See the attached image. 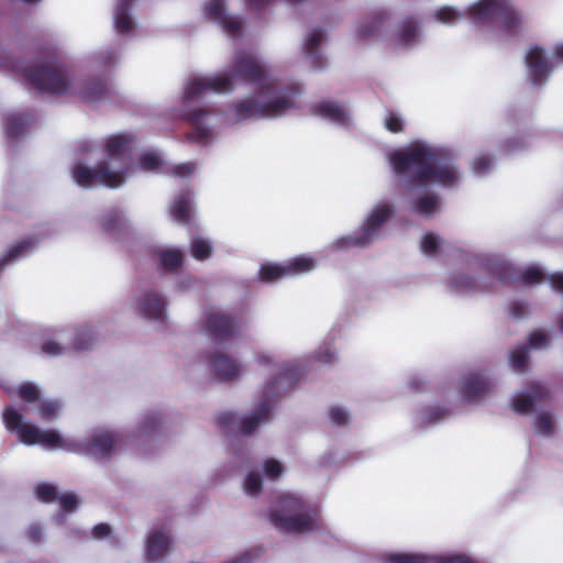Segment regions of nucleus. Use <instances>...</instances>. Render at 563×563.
Instances as JSON below:
<instances>
[{"mask_svg":"<svg viewBox=\"0 0 563 563\" xmlns=\"http://www.w3.org/2000/svg\"><path fill=\"white\" fill-rule=\"evenodd\" d=\"M301 93L299 82L280 80L260 56L240 49L233 55L231 68L187 79L176 115L191 125L189 140L207 144L222 124L278 118L297 109Z\"/></svg>","mask_w":563,"mask_h":563,"instance_id":"1","label":"nucleus"},{"mask_svg":"<svg viewBox=\"0 0 563 563\" xmlns=\"http://www.w3.org/2000/svg\"><path fill=\"white\" fill-rule=\"evenodd\" d=\"M388 162L402 188L404 199L418 216L431 217L440 210V200L430 190L431 185L453 188L461 180L449 152L426 141H416L393 151Z\"/></svg>","mask_w":563,"mask_h":563,"instance_id":"2","label":"nucleus"},{"mask_svg":"<svg viewBox=\"0 0 563 563\" xmlns=\"http://www.w3.org/2000/svg\"><path fill=\"white\" fill-rule=\"evenodd\" d=\"M106 158L96 167H89L81 162L71 168L73 179L84 188L102 185L109 188L121 187L137 170L145 173H170L179 178L191 176L197 165L188 162L178 165H166L164 157L157 151H145L139 155L136 164L132 155L136 148V137L132 133L109 135L103 142Z\"/></svg>","mask_w":563,"mask_h":563,"instance_id":"3","label":"nucleus"},{"mask_svg":"<svg viewBox=\"0 0 563 563\" xmlns=\"http://www.w3.org/2000/svg\"><path fill=\"white\" fill-rule=\"evenodd\" d=\"M254 362L260 368L268 372V377L260 391L256 410L243 417L225 411L218 418L220 428L234 434L249 435L261 423L267 421L276 398L303 377L305 367L310 360L297 358L279 364L272 351L257 350L254 353Z\"/></svg>","mask_w":563,"mask_h":563,"instance_id":"4","label":"nucleus"},{"mask_svg":"<svg viewBox=\"0 0 563 563\" xmlns=\"http://www.w3.org/2000/svg\"><path fill=\"white\" fill-rule=\"evenodd\" d=\"M0 68L21 73L23 80L44 95L76 96L89 103L108 98L110 89L103 79L76 78L65 65L53 58L41 65L24 66L13 60L0 46Z\"/></svg>","mask_w":563,"mask_h":563,"instance_id":"5","label":"nucleus"},{"mask_svg":"<svg viewBox=\"0 0 563 563\" xmlns=\"http://www.w3.org/2000/svg\"><path fill=\"white\" fill-rule=\"evenodd\" d=\"M2 418L5 428L10 432H14L21 443L26 445L37 444L47 450H64L103 459L111 455L121 440L118 433L108 430H97L90 439L80 441L65 438L55 430H43L27 423L24 420L23 412L13 406L4 408Z\"/></svg>","mask_w":563,"mask_h":563,"instance_id":"6","label":"nucleus"},{"mask_svg":"<svg viewBox=\"0 0 563 563\" xmlns=\"http://www.w3.org/2000/svg\"><path fill=\"white\" fill-rule=\"evenodd\" d=\"M268 518L279 530L303 533L320 528L317 508L306 504L297 494L280 493L272 505Z\"/></svg>","mask_w":563,"mask_h":563,"instance_id":"7","label":"nucleus"},{"mask_svg":"<svg viewBox=\"0 0 563 563\" xmlns=\"http://www.w3.org/2000/svg\"><path fill=\"white\" fill-rule=\"evenodd\" d=\"M550 400L549 389L540 383H530L527 387L518 391L512 397V409L521 415L536 412L533 429L536 434L541 437H552L555 432V418L549 410H543V406Z\"/></svg>","mask_w":563,"mask_h":563,"instance_id":"8","label":"nucleus"},{"mask_svg":"<svg viewBox=\"0 0 563 563\" xmlns=\"http://www.w3.org/2000/svg\"><path fill=\"white\" fill-rule=\"evenodd\" d=\"M394 203L389 199L377 201L367 213L360 230L353 234L341 236L327 246L328 252H339L352 246L363 247L379 238L382 227L394 214Z\"/></svg>","mask_w":563,"mask_h":563,"instance_id":"9","label":"nucleus"},{"mask_svg":"<svg viewBox=\"0 0 563 563\" xmlns=\"http://www.w3.org/2000/svg\"><path fill=\"white\" fill-rule=\"evenodd\" d=\"M467 16L475 25L497 24L507 32L516 31L522 16L508 0H479L470 5Z\"/></svg>","mask_w":563,"mask_h":563,"instance_id":"10","label":"nucleus"},{"mask_svg":"<svg viewBox=\"0 0 563 563\" xmlns=\"http://www.w3.org/2000/svg\"><path fill=\"white\" fill-rule=\"evenodd\" d=\"M200 327L202 333L217 345L232 341L240 329L234 317L218 309L207 310Z\"/></svg>","mask_w":563,"mask_h":563,"instance_id":"11","label":"nucleus"},{"mask_svg":"<svg viewBox=\"0 0 563 563\" xmlns=\"http://www.w3.org/2000/svg\"><path fill=\"white\" fill-rule=\"evenodd\" d=\"M71 339L73 347L77 351L89 349L95 341V331L91 327H81L70 330L55 331L52 338L42 344V352L48 356L62 355L66 350V343Z\"/></svg>","mask_w":563,"mask_h":563,"instance_id":"12","label":"nucleus"},{"mask_svg":"<svg viewBox=\"0 0 563 563\" xmlns=\"http://www.w3.org/2000/svg\"><path fill=\"white\" fill-rule=\"evenodd\" d=\"M317 258L311 255H299L283 263H266L260 268V279L275 283L283 278L309 273L317 267Z\"/></svg>","mask_w":563,"mask_h":563,"instance_id":"13","label":"nucleus"},{"mask_svg":"<svg viewBox=\"0 0 563 563\" xmlns=\"http://www.w3.org/2000/svg\"><path fill=\"white\" fill-rule=\"evenodd\" d=\"M272 0H249L253 9L268 4ZM203 15L222 26L228 36L238 38L243 33V23L238 16L229 15L224 9V0H209L203 5Z\"/></svg>","mask_w":563,"mask_h":563,"instance_id":"14","label":"nucleus"},{"mask_svg":"<svg viewBox=\"0 0 563 563\" xmlns=\"http://www.w3.org/2000/svg\"><path fill=\"white\" fill-rule=\"evenodd\" d=\"M207 366L219 382H230L240 378L245 372V365L239 358L224 352L216 351L208 355Z\"/></svg>","mask_w":563,"mask_h":563,"instance_id":"15","label":"nucleus"},{"mask_svg":"<svg viewBox=\"0 0 563 563\" xmlns=\"http://www.w3.org/2000/svg\"><path fill=\"white\" fill-rule=\"evenodd\" d=\"M386 563H475L472 558L462 553L428 554V553H391L386 555Z\"/></svg>","mask_w":563,"mask_h":563,"instance_id":"16","label":"nucleus"},{"mask_svg":"<svg viewBox=\"0 0 563 563\" xmlns=\"http://www.w3.org/2000/svg\"><path fill=\"white\" fill-rule=\"evenodd\" d=\"M528 77L532 85L539 86L545 82L553 69V63L545 56L543 48L532 46L526 55Z\"/></svg>","mask_w":563,"mask_h":563,"instance_id":"17","label":"nucleus"},{"mask_svg":"<svg viewBox=\"0 0 563 563\" xmlns=\"http://www.w3.org/2000/svg\"><path fill=\"white\" fill-rule=\"evenodd\" d=\"M550 345L548 333L537 330L529 335L528 346L518 345L510 352V365L515 372H523L527 363L528 347L532 350H543Z\"/></svg>","mask_w":563,"mask_h":563,"instance_id":"18","label":"nucleus"},{"mask_svg":"<svg viewBox=\"0 0 563 563\" xmlns=\"http://www.w3.org/2000/svg\"><path fill=\"white\" fill-rule=\"evenodd\" d=\"M310 112L313 115L320 117L335 125L349 128L352 123V118L349 109L333 101H321L313 103L310 107Z\"/></svg>","mask_w":563,"mask_h":563,"instance_id":"19","label":"nucleus"},{"mask_svg":"<svg viewBox=\"0 0 563 563\" xmlns=\"http://www.w3.org/2000/svg\"><path fill=\"white\" fill-rule=\"evenodd\" d=\"M170 545L169 530L165 526L154 527L145 543V555L150 562L161 561Z\"/></svg>","mask_w":563,"mask_h":563,"instance_id":"20","label":"nucleus"},{"mask_svg":"<svg viewBox=\"0 0 563 563\" xmlns=\"http://www.w3.org/2000/svg\"><path fill=\"white\" fill-rule=\"evenodd\" d=\"M137 310L146 319L165 323L166 302L156 291H146L137 300Z\"/></svg>","mask_w":563,"mask_h":563,"instance_id":"21","label":"nucleus"},{"mask_svg":"<svg viewBox=\"0 0 563 563\" xmlns=\"http://www.w3.org/2000/svg\"><path fill=\"white\" fill-rule=\"evenodd\" d=\"M324 41V32L320 29L310 31L303 41L302 49L311 66L321 69L325 66V57L321 52V44Z\"/></svg>","mask_w":563,"mask_h":563,"instance_id":"22","label":"nucleus"},{"mask_svg":"<svg viewBox=\"0 0 563 563\" xmlns=\"http://www.w3.org/2000/svg\"><path fill=\"white\" fill-rule=\"evenodd\" d=\"M37 243V239L26 238L12 244L0 258V273L8 265H11L30 255L35 250Z\"/></svg>","mask_w":563,"mask_h":563,"instance_id":"23","label":"nucleus"},{"mask_svg":"<svg viewBox=\"0 0 563 563\" xmlns=\"http://www.w3.org/2000/svg\"><path fill=\"white\" fill-rule=\"evenodd\" d=\"M489 387L490 383L484 374H470L462 382V396L471 402L485 394Z\"/></svg>","mask_w":563,"mask_h":563,"instance_id":"24","label":"nucleus"},{"mask_svg":"<svg viewBox=\"0 0 563 563\" xmlns=\"http://www.w3.org/2000/svg\"><path fill=\"white\" fill-rule=\"evenodd\" d=\"M134 0H117L113 12L115 30L121 35H129L134 30V21L130 10Z\"/></svg>","mask_w":563,"mask_h":563,"instance_id":"25","label":"nucleus"},{"mask_svg":"<svg viewBox=\"0 0 563 563\" xmlns=\"http://www.w3.org/2000/svg\"><path fill=\"white\" fill-rule=\"evenodd\" d=\"M169 212L174 221L188 224L191 220L192 199L189 191H180L173 200Z\"/></svg>","mask_w":563,"mask_h":563,"instance_id":"26","label":"nucleus"},{"mask_svg":"<svg viewBox=\"0 0 563 563\" xmlns=\"http://www.w3.org/2000/svg\"><path fill=\"white\" fill-rule=\"evenodd\" d=\"M29 113L9 112L4 117V132L9 139H18L29 130L32 123Z\"/></svg>","mask_w":563,"mask_h":563,"instance_id":"27","label":"nucleus"},{"mask_svg":"<svg viewBox=\"0 0 563 563\" xmlns=\"http://www.w3.org/2000/svg\"><path fill=\"white\" fill-rule=\"evenodd\" d=\"M157 256L163 271L174 272L180 267L184 252L174 247H165L158 251Z\"/></svg>","mask_w":563,"mask_h":563,"instance_id":"28","label":"nucleus"},{"mask_svg":"<svg viewBox=\"0 0 563 563\" xmlns=\"http://www.w3.org/2000/svg\"><path fill=\"white\" fill-rule=\"evenodd\" d=\"M387 14L385 12H378L373 14L372 16L362 21L356 29V34L360 38H366L369 35H373L382 29L384 23L386 22Z\"/></svg>","mask_w":563,"mask_h":563,"instance_id":"29","label":"nucleus"},{"mask_svg":"<svg viewBox=\"0 0 563 563\" xmlns=\"http://www.w3.org/2000/svg\"><path fill=\"white\" fill-rule=\"evenodd\" d=\"M448 410L439 406L422 409L416 417V422L422 428L435 424L444 419Z\"/></svg>","mask_w":563,"mask_h":563,"instance_id":"30","label":"nucleus"},{"mask_svg":"<svg viewBox=\"0 0 563 563\" xmlns=\"http://www.w3.org/2000/svg\"><path fill=\"white\" fill-rule=\"evenodd\" d=\"M446 250L445 242L434 233H427L421 239V251L430 257H438Z\"/></svg>","mask_w":563,"mask_h":563,"instance_id":"31","label":"nucleus"},{"mask_svg":"<svg viewBox=\"0 0 563 563\" xmlns=\"http://www.w3.org/2000/svg\"><path fill=\"white\" fill-rule=\"evenodd\" d=\"M9 394H15L22 401L32 406L42 398L40 388L30 382L20 384L14 390H9Z\"/></svg>","mask_w":563,"mask_h":563,"instance_id":"32","label":"nucleus"},{"mask_svg":"<svg viewBox=\"0 0 563 563\" xmlns=\"http://www.w3.org/2000/svg\"><path fill=\"white\" fill-rule=\"evenodd\" d=\"M419 37L418 22L413 19L404 21L400 32L398 33V43L402 46H411L417 43Z\"/></svg>","mask_w":563,"mask_h":563,"instance_id":"33","label":"nucleus"},{"mask_svg":"<svg viewBox=\"0 0 563 563\" xmlns=\"http://www.w3.org/2000/svg\"><path fill=\"white\" fill-rule=\"evenodd\" d=\"M60 404L57 400H41L36 404V412L44 421L53 420L60 410Z\"/></svg>","mask_w":563,"mask_h":563,"instance_id":"34","label":"nucleus"},{"mask_svg":"<svg viewBox=\"0 0 563 563\" xmlns=\"http://www.w3.org/2000/svg\"><path fill=\"white\" fill-rule=\"evenodd\" d=\"M125 225V218L122 212L112 210L104 216L103 227L110 233H115Z\"/></svg>","mask_w":563,"mask_h":563,"instance_id":"35","label":"nucleus"},{"mask_svg":"<svg viewBox=\"0 0 563 563\" xmlns=\"http://www.w3.org/2000/svg\"><path fill=\"white\" fill-rule=\"evenodd\" d=\"M62 514L56 517V522L60 523L65 520L66 514L73 512L79 505V499L74 494H64L58 498Z\"/></svg>","mask_w":563,"mask_h":563,"instance_id":"36","label":"nucleus"},{"mask_svg":"<svg viewBox=\"0 0 563 563\" xmlns=\"http://www.w3.org/2000/svg\"><path fill=\"white\" fill-rule=\"evenodd\" d=\"M463 16L464 13L449 5L442 7L434 12L437 21L445 24H453Z\"/></svg>","mask_w":563,"mask_h":563,"instance_id":"37","label":"nucleus"},{"mask_svg":"<svg viewBox=\"0 0 563 563\" xmlns=\"http://www.w3.org/2000/svg\"><path fill=\"white\" fill-rule=\"evenodd\" d=\"M211 253V245L209 241L202 238H196L191 241V254L197 260H205Z\"/></svg>","mask_w":563,"mask_h":563,"instance_id":"38","label":"nucleus"},{"mask_svg":"<svg viewBox=\"0 0 563 563\" xmlns=\"http://www.w3.org/2000/svg\"><path fill=\"white\" fill-rule=\"evenodd\" d=\"M262 490V479L258 473L249 472L244 481V492L250 496H256Z\"/></svg>","mask_w":563,"mask_h":563,"instance_id":"39","label":"nucleus"},{"mask_svg":"<svg viewBox=\"0 0 563 563\" xmlns=\"http://www.w3.org/2000/svg\"><path fill=\"white\" fill-rule=\"evenodd\" d=\"M493 166V158L486 155L475 157L472 164L473 172L477 176H484L488 174L492 170Z\"/></svg>","mask_w":563,"mask_h":563,"instance_id":"40","label":"nucleus"},{"mask_svg":"<svg viewBox=\"0 0 563 563\" xmlns=\"http://www.w3.org/2000/svg\"><path fill=\"white\" fill-rule=\"evenodd\" d=\"M384 124L388 131L397 133L404 128V119L398 112L388 110L384 119Z\"/></svg>","mask_w":563,"mask_h":563,"instance_id":"41","label":"nucleus"},{"mask_svg":"<svg viewBox=\"0 0 563 563\" xmlns=\"http://www.w3.org/2000/svg\"><path fill=\"white\" fill-rule=\"evenodd\" d=\"M335 360V350L329 344L321 345L313 355V361L322 365L331 364Z\"/></svg>","mask_w":563,"mask_h":563,"instance_id":"42","label":"nucleus"},{"mask_svg":"<svg viewBox=\"0 0 563 563\" xmlns=\"http://www.w3.org/2000/svg\"><path fill=\"white\" fill-rule=\"evenodd\" d=\"M347 460L349 459L345 454L335 451L324 454V456L321 460V463L323 466L327 467H341L347 464Z\"/></svg>","mask_w":563,"mask_h":563,"instance_id":"43","label":"nucleus"},{"mask_svg":"<svg viewBox=\"0 0 563 563\" xmlns=\"http://www.w3.org/2000/svg\"><path fill=\"white\" fill-rule=\"evenodd\" d=\"M159 424V417L157 413H151L143 418L140 428L141 435H150L155 432Z\"/></svg>","mask_w":563,"mask_h":563,"instance_id":"44","label":"nucleus"},{"mask_svg":"<svg viewBox=\"0 0 563 563\" xmlns=\"http://www.w3.org/2000/svg\"><path fill=\"white\" fill-rule=\"evenodd\" d=\"M36 496L45 503L54 501L57 497L56 488L49 484H40L35 488Z\"/></svg>","mask_w":563,"mask_h":563,"instance_id":"45","label":"nucleus"},{"mask_svg":"<svg viewBox=\"0 0 563 563\" xmlns=\"http://www.w3.org/2000/svg\"><path fill=\"white\" fill-rule=\"evenodd\" d=\"M261 548H252L250 550L244 551L239 556L227 561L225 563H253L261 556Z\"/></svg>","mask_w":563,"mask_h":563,"instance_id":"46","label":"nucleus"},{"mask_svg":"<svg viewBox=\"0 0 563 563\" xmlns=\"http://www.w3.org/2000/svg\"><path fill=\"white\" fill-rule=\"evenodd\" d=\"M263 468L265 476L269 479H276L283 473L282 464L274 459L266 460L264 462Z\"/></svg>","mask_w":563,"mask_h":563,"instance_id":"47","label":"nucleus"},{"mask_svg":"<svg viewBox=\"0 0 563 563\" xmlns=\"http://www.w3.org/2000/svg\"><path fill=\"white\" fill-rule=\"evenodd\" d=\"M329 417L331 421L336 426H343L349 420L346 410L342 407H332L329 410Z\"/></svg>","mask_w":563,"mask_h":563,"instance_id":"48","label":"nucleus"},{"mask_svg":"<svg viewBox=\"0 0 563 563\" xmlns=\"http://www.w3.org/2000/svg\"><path fill=\"white\" fill-rule=\"evenodd\" d=\"M529 312L528 305L523 301L515 300L509 306V313L515 319H521Z\"/></svg>","mask_w":563,"mask_h":563,"instance_id":"49","label":"nucleus"},{"mask_svg":"<svg viewBox=\"0 0 563 563\" xmlns=\"http://www.w3.org/2000/svg\"><path fill=\"white\" fill-rule=\"evenodd\" d=\"M118 55L114 51H106L98 55V63L104 68L112 66L117 62Z\"/></svg>","mask_w":563,"mask_h":563,"instance_id":"50","label":"nucleus"},{"mask_svg":"<svg viewBox=\"0 0 563 563\" xmlns=\"http://www.w3.org/2000/svg\"><path fill=\"white\" fill-rule=\"evenodd\" d=\"M111 532V528L107 523H99L93 527L91 534L95 539H103Z\"/></svg>","mask_w":563,"mask_h":563,"instance_id":"51","label":"nucleus"},{"mask_svg":"<svg viewBox=\"0 0 563 563\" xmlns=\"http://www.w3.org/2000/svg\"><path fill=\"white\" fill-rule=\"evenodd\" d=\"M27 537L31 541L38 542L42 539V528L38 525H31L27 530Z\"/></svg>","mask_w":563,"mask_h":563,"instance_id":"52","label":"nucleus"},{"mask_svg":"<svg viewBox=\"0 0 563 563\" xmlns=\"http://www.w3.org/2000/svg\"><path fill=\"white\" fill-rule=\"evenodd\" d=\"M553 56L555 59L563 63V42H560L554 46Z\"/></svg>","mask_w":563,"mask_h":563,"instance_id":"53","label":"nucleus"},{"mask_svg":"<svg viewBox=\"0 0 563 563\" xmlns=\"http://www.w3.org/2000/svg\"><path fill=\"white\" fill-rule=\"evenodd\" d=\"M505 147H506V151L509 152V153H512V152H516V151H519L521 148H523V145L521 143H512V142H507L505 144Z\"/></svg>","mask_w":563,"mask_h":563,"instance_id":"54","label":"nucleus"},{"mask_svg":"<svg viewBox=\"0 0 563 563\" xmlns=\"http://www.w3.org/2000/svg\"><path fill=\"white\" fill-rule=\"evenodd\" d=\"M421 383H422V379L420 377L413 376V377L410 378L408 384H409L411 389L418 390Z\"/></svg>","mask_w":563,"mask_h":563,"instance_id":"55","label":"nucleus"},{"mask_svg":"<svg viewBox=\"0 0 563 563\" xmlns=\"http://www.w3.org/2000/svg\"><path fill=\"white\" fill-rule=\"evenodd\" d=\"M192 283H194V280L191 278L186 277L185 280H183L180 283L179 287L183 289H189L192 287V285H191Z\"/></svg>","mask_w":563,"mask_h":563,"instance_id":"56","label":"nucleus"},{"mask_svg":"<svg viewBox=\"0 0 563 563\" xmlns=\"http://www.w3.org/2000/svg\"><path fill=\"white\" fill-rule=\"evenodd\" d=\"M90 150H91V143L90 142L84 143L81 145V151L82 152H87L88 153V152H90Z\"/></svg>","mask_w":563,"mask_h":563,"instance_id":"57","label":"nucleus"},{"mask_svg":"<svg viewBox=\"0 0 563 563\" xmlns=\"http://www.w3.org/2000/svg\"><path fill=\"white\" fill-rule=\"evenodd\" d=\"M236 456L241 460V462H243L245 459L244 452H236Z\"/></svg>","mask_w":563,"mask_h":563,"instance_id":"58","label":"nucleus"},{"mask_svg":"<svg viewBox=\"0 0 563 563\" xmlns=\"http://www.w3.org/2000/svg\"><path fill=\"white\" fill-rule=\"evenodd\" d=\"M286 1L291 4H299V3H302L305 0H286Z\"/></svg>","mask_w":563,"mask_h":563,"instance_id":"59","label":"nucleus"}]
</instances>
